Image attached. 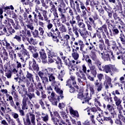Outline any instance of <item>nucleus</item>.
Here are the masks:
<instances>
[{
    "mask_svg": "<svg viewBox=\"0 0 125 125\" xmlns=\"http://www.w3.org/2000/svg\"><path fill=\"white\" fill-rule=\"evenodd\" d=\"M64 10V11H63ZM58 11L59 12V16L60 17V20L63 24L67 22V17H66V10H63L62 7L58 8Z\"/></svg>",
    "mask_w": 125,
    "mask_h": 125,
    "instance_id": "10",
    "label": "nucleus"
},
{
    "mask_svg": "<svg viewBox=\"0 0 125 125\" xmlns=\"http://www.w3.org/2000/svg\"><path fill=\"white\" fill-rule=\"evenodd\" d=\"M117 8V10L115 11V12L113 13V17L115 21H121V18L118 15V13H120V8L119 7Z\"/></svg>",
    "mask_w": 125,
    "mask_h": 125,
    "instance_id": "28",
    "label": "nucleus"
},
{
    "mask_svg": "<svg viewBox=\"0 0 125 125\" xmlns=\"http://www.w3.org/2000/svg\"><path fill=\"white\" fill-rule=\"evenodd\" d=\"M24 125H31V123L33 125H36V116L33 112H29L28 114H26V120L25 118H23Z\"/></svg>",
    "mask_w": 125,
    "mask_h": 125,
    "instance_id": "5",
    "label": "nucleus"
},
{
    "mask_svg": "<svg viewBox=\"0 0 125 125\" xmlns=\"http://www.w3.org/2000/svg\"><path fill=\"white\" fill-rule=\"evenodd\" d=\"M41 80L44 86H45V84H47V83H48V79L47 77H43V78H41Z\"/></svg>",
    "mask_w": 125,
    "mask_h": 125,
    "instance_id": "51",
    "label": "nucleus"
},
{
    "mask_svg": "<svg viewBox=\"0 0 125 125\" xmlns=\"http://www.w3.org/2000/svg\"><path fill=\"white\" fill-rule=\"evenodd\" d=\"M119 39L121 42V43L124 45V47H123V46H122V44H121V43H118V45L120 48H122V49H125V36L123 33H121L119 35Z\"/></svg>",
    "mask_w": 125,
    "mask_h": 125,
    "instance_id": "22",
    "label": "nucleus"
},
{
    "mask_svg": "<svg viewBox=\"0 0 125 125\" xmlns=\"http://www.w3.org/2000/svg\"><path fill=\"white\" fill-rule=\"evenodd\" d=\"M39 54L40 55V58L42 60V62L43 63V64H45L46 62H47V60H46L47 56H46V53H45V51H44V49H41L39 51Z\"/></svg>",
    "mask_w": 125,
    "mask_h": 125,
    "instance_id": "17",
    "label": "nucleus"
},
{
    "mask_svg": "<svg viewBox=\"0 0 125 125\" xmlns=\"http://www.w3.org/2000/svg\"><path fill=\"white\" fill-rule=\"evenodd\" d=\"M7 26L4 25H1L0 26V32L2 36L3 35H5L7 37H9V36H10V34L7 33Z\"/></svg>",
    "mask_w": 125,
    "mask_h": 125,
    "instance_id": "21",
    "label": "nucleus"
},
{
    "mask_svg": "<svg viewBox=\"0 0 125 125\" xmlns=\"http://www.w3.org/2000/svg\"><path fill=\"white\" fill-rule=\"evenodd\" d=\"M99 42H100L99 44V48L101 51L103 50V44H104V41L103 39H101L99 40Z\"/></svg>",
    "mask_w": 125,
    "mask_h": 125,
    "instance_id": "50",
    "label": "nucleus"
},
{
    "mask_svg": "<svg viewBox=\"0 0 125 125\" xmlns=\"http://www.w3.org/2000/svg\"><path fill=\"white\" fill-rule=\"evenodd\" d=\"M72 56L74 59V60H78L79 59V57H80V55L77 52L76 53H72Z\"/></svg>",
    "mask_w": 125,
    "mask_h": 125,
    "instance_id": "56",
    "label": "nucleus"
},
{
    "mask_svg": "<svg viewBox=\"0 0 125 125\" xmlns=\"http://www.w3.org/2000/svg\"><path fill=\"white\" fill-rule=\"evenodd\" d=\"M89 91L90 93H88V95L87 96V100L86 101H89L90 99H91V97H92V95L94 94L95 91L93 86H90L89 87Z\"/></svg>",
    "mask_w": 125,
    "mask_h": 125,
    "instance_id": "27",
    "label": "nucleus"
},
{
    "mask_svg": "<svg viewBox=\"0 0 125 125\" xmlns=\"http://www.w3.org/2000/svg\"><path fill=\"white\" fill-rule=\"evenodd\" d=\"M51 56L53 58L55 57V58H53L54 60L56 61V64H61V65L62 64V61L61 60V59L60 57L58 56L57 53H55L54 52H53L52 53Z\"/></svg>",
    "mask_w": 125,
    "mask_h": 125,
    "instance_id": "23",
    "label": "nucleus"
},
{
    "mask_svg": "<svg viewBox=\"0 0 125 125\" xmlns=\"http://www.w3.org/2000/svg\"><path fill=\"white\" fill-rule=\"evenodd\" d=\"M35 85V87L37 89L39 90L40 91H42L43 90V87H42V83H38L37 85L35 82L33 83Z\"/></svg>",
    "mask_w": 125,
    "mask_h": 125,
    "instance_id": "40",
    "label": "nucleus"
},
{
    "mask_svg": "<svg viewBox=\"0 0 125 125\" xmlns=\"http://www.w3.org/2000/svg\"><path fill=\"white\" fill-rule=\"evenodd\" d=\"M47 92L48 94H49V96H48V99H49V101L51 102L53 105L57 106L58 100L56 98L57 96L55 93L54 92L53 90H48Z\"/></svg>",
    "mask_w": 125,
    "mask_h": 125,
    "instance_id": "7",
    "label": "nucleus"
},
{
    "mask_svg": "<svg viewBox=\"0 0 125 125\" xmlns=\"http://www.w3.org/2000/svg\"><path fill=\"white\" fill-rule=\"evenodd\" d=\"M87 95H88V89H86L84 95L82 92H80L78 94L77 98H78V99H80L81 100H84L83 102H82L83 104L87 103V104H89V105H90L91 103L89 104V101H87Z\"/></svg>",
    "mask_w": 125,
    "mask_h": 125,
    "instance_id": "9",
    "label": "nucleus"
},
{
    "mask_svg": "<svg viewBox=\"0 0 125 125\" xmlns=\"http://www.w3.org/2000/svg\"><path fill=\"white\" fill-rule=\"evenodd\" d=\"M39 103L40 105H41L42 108L44 110V109H45V107H44V103H43V99H41L39 100Z\"/></svg>",
    "mask_w": 125,
    "mask_h": 125,
    "instance_id": "59",
    "label": "nucleus"
},
{
    "mask_svg": "<svg viewBox=\"0 0 125 125\" xmlns=\"http://www.w3.org/2000/svg\"><path fill=\"white\" fill-rule=\"evenodd\" d=\"M44 73L46 77H48L52 75V68H47L44 70Z\"/></svg>",
    "mask_w": 125,
    "mask_h": 125,
    "instance_id": "38",
    "label": "nucleus"
},
{
    "mask_svg": "<svg viewBox=\"0 0 125 125\" xmlns=\"http://www.w3.org/2000/svg\"><path fill=\"white\" fill-rule=\"evenodd\" d=\"M34 84L33 83H31L30 85L28 87V92H34Z\"/></svg>",
    "mask_w": 125,
    "mask_h": 125,
    "instance_id": "55",
    "label": "nucleus"
},
{
    "mask_svg": "<svg viewBox=\"0 0 125 125\" xmlns=\"http://www.w3.org/2000/svg\"><path fill=\"white\" fill-rule=\"evenodd\" d=\"M12 76V72L11 70H9L5 73V77L7 78V79H11V76Z\"/></svg>",
    "mask_w": 125,
    "mask_h": 125,
    "instance_id": "61",
    "label": "nucleus"
},
{
    "mask_svg": "<svg viewBox=\"0 0 125 125\" xmlns=\"http://www.w3.org/2000/svg\"><path fill=\"white\" fill-rule=\"evenodd\" d=\"M61 114V116H62V119H67L68 118V116L66 115V112L63 110H61L60 112Z\"/></svg>",
    "mask_w": 125,
    "mask_h": 125,
    "instance_id": "58",
    "label": "nucleus"
},
{
    "mask_svg": "<svg viewBox=\"0 0 125 125\" xmlns=\"http://www.w3.org/2000/svg\"><path fill=\"white\" fill-rule=\"evenodd\" d=\"M6 100L7 101L9 102L10 105L11 107H13L15 110L17 109L16 105H15V104L14 103V101H13V97H12V96H9L8 99H7Z\"/></svg>",
    "mask_w": 125,
    "mask_h": 125,
    "instance_id": "31",
    "label": "nucleus"
},
{
    "mask_svg": "<svg viewBox=\"0 0 125 125\" xmlns=\"http://www.w3.org/2000/svg\"><path fill=\"white\" fill-rule=\"evenodd\" d=\"M90 70V73L92 74V76L94 78L96 77V75H97V71L95 68V66H93V67H91L89 68Z\"/></svg>",
    "mask_w": 125,
    "mask_h": 125,
    "instance_id": "42",
    "label": "nucleus"
},
{
    "mask_svg": "<svg viewBox=\"0 0 125 125\" xmlns=\"http://www.w3.org/2000/svg\"><path fill=\"white\" fill-rule=\"evenodd\" d=\"M85 61L87 63V65L89 68H92L93 67H95V65H93L92 63V61L89 59V56H88L87 58L85 59Z\"/></svg>",
    "mask_w": 125,
    "mask_h": 125,
    "instance_id": "36",
    "label": "nucleus"
},
{
    "mask_svg": "<svg viewBox=\"0 0 125 125\" xmlns=\"http://www.w3.org/2000/svg\"><path fill=\"white\" fill-rule=\"evenodd\" d=\"M13 28L15 29V30H19L20 29V25H19V22L16 21L14 24L12 25Z\"/></svg>",
    "mask_w": 125,
    "mask_h": 125,
    "instance_id": "52",
    "label": "nucleus"
},
{
    "mask_svg": "<svg viewBox=\"0 0 125 125\" xmlns=\"http://www.w3.org/2000/svg\"><path fill=\"white\" fill-rule=\"evenodd\" d=\"M97 52L99 56H100L104 61H111L110 55H112V58L113 60L115 59V57H114V55H113V52L110 50H108L105 52H104V51H100L98 50L97 51Z\"/></svg>",
    "mask_w": 125,
    "mask_h": 125,
    "instance_id": "4",
    "label": "nucleus"
},
{
    "mask_svg": "<svg viewBox=\"0 0 125 125\" xmlns=\"http://www.w3.org/2000/svg\"><path fill=\"white\" fill-rule=\"evenodd\" d=\"M53 41L55 42H56L57 44L59 45V46H61V45H64L65 43H66V41L63 39H59L57 36L53 37Z\"/></svg>",
    "mask_w": 125,
    "mask_h": 125,
    "instance_id": "20",
    "label": "nucleus"
},
{
    "mask_svg": "<svg viewBox=\"0 0 125 125\" xmlns=\"http://www.w3.org/2000/svg\"><path fill=\"white\" fill-rule=\"evenodd\" d=\"M97 30L99 31L100 34H101V33L102 34L104 39H106V36H109L108 28H107V25H106V24H104ZM105 34H106V35Z\"/></svg>",
    "mask_w": 125,
    "mask_h": 125,
    "instance_id": "13",
    "label": "nucleus"
},
{
    "mask_svg": "<svg viewBox=\"0 0 125 125\" xmlns=\"http://www.w3.org/2000/svg\"><path fill=\"white\" fill-rule=\"evenodd\" d=\"M7 30L10 35H12V34H14V33H15V30L11 26H10L9 27H8L7 28Z\"/></svg>",
    "mask_w": 125,
    "mask_h": 125,
    "instance_id": "63",
    "label": "nucleus"
},
{
    "mask_svg": "<svg viewBox=\"0 0 125 125\" xmlns=\"http://www.w3.org/2000/svg\"><path fill=\"white\" fill-rule=\"evenodd\" d=\"M69 23L71 27H72V29L74 30L75 29V25L77 24V21L75 20L74 16H72V19L69 20Z\"/></svg>",
    "mask_w": 125,
    "mask_h": 125,
    "instance_id": "39",
    "label": "nucleus"
},
{
    "mask_svg": "<svg viewBox=\"0 0 125 125\" xmlns=\"http://www.w3.org/2000/svg\"><path fill=\"white\" fill-rule=\"evenodd\" d=\"M12 74H14V80L16 82H18V80H21V76L23 75L22 73V70H20L19 73L18 74V69L17 68H13L12 71Z\"/></svg>",
    "mask_w": 125,
    "mask_h": 125,
    "instance_id": "15",
    "label": "nucleus"
},
{
    "mask_svg": "<svg viewBox=\"0 0 125 125\" xmlns=\"http://www.w3.org/2000/svg\"><path fill=\"white\" fill-rule=\"evenodd\" d=\"M78 44L80 46V51H83L85 46L84 44L83 43V42L82 40H79Z\"/></svg>",
    "mask_w": 125,
    "mask_h": 125,
    "instance_id": "44",
    "label": "nucleus"
},
{
    "mask_svg": "<svg viewBox=\"0 0 125 125\" xmlns=\"http://www.w3.org/2000/svg\"><path fill=\"white\" fill-rule=\"evenodd\" d=\"M96 36L98 37V39L101 40V33H100L99 31L97 30V29L96 30V33L94 34L92 38L95 39L96 38Z\"/></svg>",
    "mask_w": 125,
    "mask_h": 125,
    "instance_id": "48",
    "label": "nucleus"
},
{
    "mask_svg": "<svg viewBox=\"0 0 125 125\" xmlns=\"http://www.w3.org/2000/svg\"><path fill=\"white\" fill-rule=\"evenodd\" d=\"M7 122L10 125H15V122H14L13 119L10 118V116L9 117V119L7 120Z\"/></svg>",
    "mask_w": 125,
    "mask_h": 125,
    "instance_id": "62",
    "label": "nucleus"
},
{
    "mask_svg": "<svg viewBox=\"0 0 125 125\" xmlns=\"http://www.w3.org/2000/svg\"><path fill=\"white\" fill-rule=\"evenodd\" d=\"M0 55L3 60H7L8 58V54H7V52H6L5 49H2L1 50Z\"/></svg>",
    "mask_w": 125,
    "mask_h": 125,
    "instance_id": "29",
    "label": "nucleus"
},
{
    "mask_svg": "<svg viewBox=\"0 0 125 125\" xmlns=\"http://www.w3.org/2000/svg\"><path fill=\"white\" fill-rule=\"evenodd\" d=\"M50 31L51 32V33H52V34H55V35H57L58 36H59V35H60L59 30H58V28H57V26L56 25L54 26V27L51 29Z\"/></svg>",
    "mask_w": 125,
    "mask_h": 125,
    "instance_id": "35",
    "label": "nucleus"
},
{
    "mask_svg": "<svg viewBox=\"0 0 125 125\" xmlns=\"http://www.w3.org/2000/svg\"><path fill=\"white\" fill-rule=\"evenodd\" d=\"M101 62L99 61H98L96 62V64L97 65L99 71H101L102 70V67L101 66Z\"/></svg>",
    "mask_w": 125,
    "mask_h": 125,
    "instance_id": "64",
    "label": "nucleus"
},
{
    "mask_svg": "<svg viewBox=\"0 0 125 125\" xmlns=\"http://www.w3.org/2000/svg\"><path fill=\"white\" fill-rule=\"evenodd\" d=\"M80 3V7L82 11V17L84 19V20H86V11H87V9L84 6V4L83 2L81 1V0H78Z\"/></svg>",
    "mask_w": 125,
    "mask_h": 125,
    "instance_id": "16",
    "label": "nucleus"
},
{
    "mask_svg": "<svg viewBox=\"0 0 125 125\" xmlns=\"http://www.w3.org/2000/svg\"><path fill=\"white\" fill-rule=\"evenodd\" d=\"M39 10H40V11H41V13L44 18V16H47V11L44 10H42V8H40V7L36 6L35 10V12L39 14V13H40L39 12Z\"/></svg>",
    "mask_w": 125,
    "mask_h": 125,
    "instance_id": "25",
    "label": "nucleus"
},
{
    "mask_svg": "<svg viewBox=\"0 0 125 125\" xmlns=\"http://www.w3.org/2000/svg\"><path fill=\"white\" fill-rule=\"evenodd\" d=\"M78 26L80 29H83V30L79 29L78 32H79L80 35L82 37L83 40H86V38L89 36L88 31H85L86 28H85V24L83 22L80 21L78 22ZM83 31H85L83 32Z\"/></svg>",
    "mask_w": 125,
    "mask_h": 125,
    "instance_id": "6",
    "label": "nucleus"
},
{
    "mask_svg": "<svg viewBox=\"0 0 125 125\" xmlns=\"http://www.w3.org/2000/svg\"><path fill=\"white\" fill-rule=\"evenodd\" d=\"M22 80L24 83H26V86H27V87H29V86L31 84V83H30L29 80H28V79H27L26 77H23L22 78Z\"/></svg>",
    "mask_w": 125,
    "mask_h": 125,
    "instance_id": "57",
    "label": "nucleus"
},
{
    "mask_svg": "<svg viewBox=\"0 0 125 125\" xmlns=\"http://www.w3.org/2000/svg\"><path fill=\"white\" fill-rule=\"evenodd\" d=\"M44 21L47 22V28L49 31H51V29H52L54 26H53V24L51 23H50V20L48 19L47 16H44Z\"/></svg>",
    "mask_w": 125,
    "mask_h": 125,
    "instance_id": "26",
    "label": "nucleus"
},
{
    "mask_svg": "<svg viewBox=\"0 0 125 125\" xmlns=\"http://www.w3.org/2000/svg\"><path fill=\"white\" fill-rule=\"evenodd\" d=\"M102 72L104 73H106V74H111V76H113V73L112 72L115 73L116 72H119V70L117 69V67L115 66L114 65L109 64L103 65L102 66V70H101Z\"/></svg>",
    "mask_w": 125,
    "mask_h": 125,
    "instance_id": "3",
    "label": "nucleus"
},
{
    "mask_svg": "<svg viewBox=\"0 0 125 125\" xmlns=\"http://www.w3.org/2000/svg\"><path fill=\"white\" fill-rule=\"evenodd\" d=\"M27 80L28 79L29 82H32L33 83H35V81L34 80V75L32 74V73H29V71H27L26 72V77Z\"/></svg>",
    "mask_w": 125,
    "mask_h": 125,
    "instance_id": "30",
    "label": "nucleus"
},
{
    "mask_svg": "<svg viewBox=\"0 0 125 125\" xmlns=\"http://www.w3.org/2000/svg\"><path fill=\"white\" fill-rule=\"evenodd\" d=\"M11 114L12 117H13L14 119L16 120V122H18L19 123V120H20V119L19 118V114L15 112H12Z\"/></svg>",
    "mask_w": 125,
    "mask_h": 125,
    "instance_id": "47",
    "label": "nucleus"
},
{
    "mask_svg": "<svg viewBox=\"0 0 125 125\" xmlns=\"http://www.w3.org/2000/svg\"><path fill=\"white\" fill-rule=\"evenodd\" d=\"M76 75L77 77V81L78 83L80 84H82L83 83H84L85 81H86V77L85 76V74L84 73L80 74V72H76Z\"/></svg>",
    "mask_w": 125,
    "mask_h": 125,
    "instance_id": "14",
    "label": "nucleus"
},
{
    "mask_svg": "<svg viewBox=\"0 0 125 125\" xmlns=\"http://www.w3.org/2000/svg\"><path fill=\"white\" fill-rule=\"evenodd\" d=\"M22 49L23 50V53H18L17 57L21 60V63H22V66L24 68L25 66H26V62H27V60L28 59H30V54L29 52L27 51L26 49H25V47L24 46V44H22L21 45V47Z\"/></svg>",
    "mask_w": 125,
    "mask_h": 125,
    "instance_id": "1",
    "label": "nucleus"
},
{
    "mask_svg": "<svg viewBox=\"0 0 125 125\" xmlns=\"http://www.w3.org/2000/svg\"><path fill=\"white\" fill-rule=\"evenodd\" d=\"M11 94L13 97L15 101H19V96L18 94L15 91H12Z\"/></svg>",
    "mask_w": 125,
    "mask_h": 125,
    "instance_id": "41",
    "label": "nucleus"
},
{
    "mask_svg": "<svg viewBox=\"0 0 125 125\" xmlns=\"http://www.w3.org/2000/svg\"><path fill=\"white\" fill-rule=\"evenodd\" d=\"M104 121H105L106 122H109V123L111 125H113L114 124V122H113V120H112V118L110 116H104Z\"/></svg>",
    "mask_w": 125,
    "mask_h": 125,
    "instance_id": "43",
    "label": "nucleus"
},
{
    "mask_svg": "<svg viewBox=\"0 0 125 125\" xmlns=\"http://www.w3.org/2000/svg\"><path fill=\"white\" fill-rule=\"evenodd\" d=\"M62 59L63 60V62H64V64L66 65V66H67L70 71H72V70H73V71H75V67L74 66L73 64H75V62H76L74 60H72L70 61V59H69V58L66 57H62Z\"/></svg>",
    "mask_w": 125,
    "mask_h": 125,
    "instance_id": "8",
    "label": "nucleus"
},
{
    "mask_svg": "<svg viewBox=\"0 0 125 125\" xmlns=\"http://www.w3.org/2000/svg\"><path fill=\"white\" fill-rule=\"evenodd\" d=\"M42 121L43 122H44V123H47L48 122V120H49V117H48V114L47 113H42Z\"/></svg>",
    "mask_w": 125,
    "mask_h": 125,
    "instance_id": "34",
    "label": "nucleus"
},
{
    "mask_svg": "<svg viewBox=\"0 0 125 125\" xmlns=\"http://www.w3.org/2000/svg\"><path fill=\"white\" fill-rule=\"evenodd\" d=\"M112 31L113 34V36H118V35H119V33H120V31H119L118 29L115 27H113L112 29Z\"/></svg>",
    "mask_w": 125,
    "mask_h": 125,
    "instance_id": "54",
    "label": "nucleus"
},
{
    "mask_svg": "<svg viewBox=\"0 0 125 125\" xmlns=\"http://www.w3.org/2000/svg\"><path fill=\"white\" fill-rule=\"evenodd\" d=\"M118 6L119 8V13L121 15H122L123 17H125V6L124 9V11L123 10V6H122V3H119L118 4Z\"/></svg>",
    "mask_w": 125,
    "mask_h": 125,
    "instance_id": "33",
    "label": "nucleus"
},
{
    "mask_svg": "<svg viewBox=\"0 0 125 125\" xmlns=\"http://www.w3.org/2000/svg\"><path fill=\"white\" fill-rule=\"evenodd\" d=\"M112 48L117 55H119L117 57L118 59H121V57L123 56V52L120 50V48L117 45V43L115 41H112Z\"/></svg>",
    "mask_w": 125,
    "mask_h": 125,
    "instance_id": "12",
    "label": "nucleus"
},
{
    "mask_svg": "<svg viewBox=\"0 0 125 125\" xmlns=\"http://www.w3.org/2000/svg\"><path fill=\"white\" fill-rule=\"evenodd\" d=\"M101 97L99 95H97V98L95 99V104L98 105L99 106H101V104L100 102L99 101L98 99H100Z\"/></svg>",
    "mask_w": 125,
    "mask_h": 125,
    "instance_id": "53",
    "label": "nucleus"
},
{
    "mask_svg": "<svg viewBox=\"0 0 125 125\" xmlns=\"http://www.w3.org/2000/svg\"><path fill=\"white\" fill-rule=\"evenodd\" d=\"M32 60L29 62V70H32V68H33L34 71L38 72L40 70V67H39V65L37 64V60L39 59V53L38 52L34 53L33 52L32 53Z\"/></svg>",
    "mask_w": 125,
    "mask_h": 125,
    "instance_id": "2",
    "label": "nucleus"
},
{
    "mask_svg": "<svg viewBox=\"0 0 125 125\" xmlns=\"http://www.w3.org/2000/svg\"><path fill=\"white\" fill-rule=\"evenodd\" d=\"M55 90L57 92V93H59V95L57 96L56 95V99L58 100V103L60 101V100L63 99L64 98V96H63V91L61 90L59 87H58V86H56L55 87Z\"/></svg>",
    "mask_w": 125,
    "mask_h": 125,
    "instance_id": "19",
    "label": "nucleus"
},
{
    "mask_svg": "<svg viewBox=\"0 0 125 125\" xmlns=\"http://www.w3.org/2000/svg\"><path fill=\"white\" fill-rule=\"evenodd\" d=\"M31 33L34 37V38H38L39 37V31L35 29L34 32L31 31Z\"/></svg>",
    "mask_w": 125,
    "mask_h": 125,
    "instance_id": "60",
    "label": "nucleus"
},
{
    "mask_svg": "<svg viewBox=\"0 0 125 125\" xmlns=\"http://www.w3.org/2000/svg\"><path fill=\"white\" fill-rule=\"evenodd\" d=\"M112 79L110 78V77L107 75H105V81L104 82V85L105 86V88L106 89H108L109 88V85L110 87H113V85H112Z\"/></svg>",
    "mask_w": 125,
    "mask_h": 125,
    "instance_id": "18",
    "label": "nucleus"
},
{
    "mask_svg": "<svg viewBox=\"0 0 125 125\" xmlns=\"http://www.w3.org/2000/svg\"><path fill=\"white\" fill-rule=\"evenodd\" d=\"M69 2L71 8H72L75 12L77 11L78 13H82V11L80 8V4L78 2V1L74 2V0H69Z\"/></svg>",
    "mask_w": 125,
    "mask_h": 125,
    "instance_id": "11",
    "label": "nucleus"
},
{
    "mask_svg": "<svg viewBox=\"0 0 125 125\" xmlns=\"http://www.w3.org/2000/svg\"><path fill=\"white\" fill-rule=\"evenodd\" d=\"M68 29V34L69 36L71 37V41L72 42H75L76 41V38L74 37V33H73V30L72 29V27Z\"/></svg>",
    "mask_w": 125,
    "mask_h": 125,
    "instance_id": "37",
    "label": "nucleus"
},
{
    "mask_svg": "<svg viewBox=\"0 0 125 125\" xmlns=\"http://www.w3.org/2000/svg\"><path fill=\"white\" fill-rule=\"evenodd\" d=\"M59 30L62 33H66L67 32V29L66 28V26H65L64 25L60 24V26H59Z\"/></svg>",
    "mask_w": 125,
    "mask_h": 125,
    "instance_id": "45",
    "label": "nucleus"
},
{
    "mask_svg": "<svg viewBox=\"0 0 125 125\" xmlns=\"http://www.w3.org/2000/svg\"><path fill=\"white\" fill-rule=\"evenodd\" d=\"M113 99L114 102H115V104L116 105H119V104H122V100L118 98L117 96L114 97Z\"/></svg>",
    "mask_w": 125,
    "mask_h": 125,
    "instance_id": "46",
    "label": "nucleus"
},
{
    "mask_svg": "<svg viewBox=\"0 0 125 125\" xmlns=\"http://www.w3.org/2000/svg\"><path fill=\"white\" fill-rule=\"evenodd\" d=\"M40 33V36H42V39H45V36H43V34H44V30L43 28L42 27H40L38 29Z\"/></svg>",
    "mask_w": 125,
    "mask_h": 125,
    "instance_id": "49",
    "label": "nucleus"
},
{
    "mask_svg": "<svg viewBox=\"0 0 125 125\" xmlns=\"http://www.w3.org/2000/svg\"><path fill=\"white\" fill-rule=\"evenodd\" d=\"M69 110L71 116L73 117V118H79L80 117L78 111L74 110L72 107H69Z\"/></svg>",
    "mask_w": 125,
    "mask_h": 125,
    "instance_id": "24",
    "label": "nucleus"
},
{
    "mask_svg": "<svg viewBox=\"0 0 125 125\" xmlns=\"http://www.w3.org/2000/svg\"><path fill=\"white\" fill-rule=\"evenodd\" d=\"M28 99V97H23L22 99V110H28V105H27V100Z\"/></svg>",
    "mask_w": 125,
    "mask_h": 125,
    "instance_id": "32",
    "label": "nucleus"
}]
</instances>
